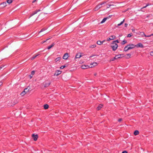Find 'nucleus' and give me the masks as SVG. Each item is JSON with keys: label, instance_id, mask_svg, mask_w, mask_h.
<instances>
[{"label": "nucleus", "instance_id": "obj_20", "mask_svg": "<svg viewBox=\"0 0 153 153\" xmlns=\"http://www.w3.org/2000/svg\"><path fill=\"white\" fill-rule=\"evenodd\" d=\"M127 45L126 46H125L124 49V51H128V50H129V49H128V47H127Z\"/></svg>", "mask_w": 153, "mask_h": 153}, {"label": "nucleus", "instance_id": "obj_38", "mask_svg": "<svg viewBox=\"0 0 153 153\" xmlns=\"http://www.w3.org/2000/svg\"><path fill=\"white\" fill-rule=\"evenodd\" d=\"M35 71H32V72H31V74L32 75H33L34 74H35Z\"/></svg>", "mask_w": 153, "mask_h": 153}, {"label": "nucleus", "instance_id": "obj_13", "mask_svg": "<svg viewBox=\"0 0 153 153\" xmlns=\"http://www.w3.org/2000/svg\"><path fill=\"white\" fill-rule=\"evenodd\" d=\"M91 66V68H92L94 67L95 66H96L97 65V63L96 62H94L90 64Z\"/></svg>", "mask_w": 153, "mask_h": 153}, {"label": "nucleus", "instance_id": "obj_43", "mask_svg": "<svg viewBox=\"0 0 153 153\" xmlns=\"http://www.w3.org/2000/svg\"><path fill=\"white\" fill-rule=\"evenodd\" d=\"M122 153H128L126 151H124L122 152Z\"/></svg>", "mask_w": 153, "mask_h": 153}, {"label": "nucleus", "instance_id": "obj_30", "mask_svg": "<svg viewBox=\"0 0 153 153\" xmlns=\"http://www.w3.org/2000/svg\"><path fill=\"white\" fill-rule=\"evenodd\" d=\"M96 45H91L90 46V48H95L96 47Z\"/></svg>", "mask_w": 153, "mask_h": 153}, {"label": "nucleus", "instance_id": "obj_2", "mask_svg": "<svg viewBox=\"0 0 153 153\" xmlns=\"http://www.w3.org/2000/svg\"><path fill=\"white\" fill-rule=\"evenodd\" d=\"M105 3V2H102L100 4L97 5L94 8L95 10H97L99 9L102 7L101 5L102 4H103Z\"/></svg>", "mask_w": 153, "mask_h": 153}, {"label": "nucleus", "instance_id": "obj_41", "mask_svg": "<svg viewBox=\"0 0 153 153\" xmlns=\"http://www.w3.org/2000/svg\"><path fill=\"white\" fill-rule=\"evenodd\" d=\"M110 40H111V39H110V38H107V41H110Z\"/></svg>", "mask_w": 153, "mask_h": 153}, {"label": "nucleus", "instance_id": "obj_11", "mask_svg": "<svg viewBox=\"0 0 153 153\" xmlns=\"http://www.w3.org/2000/svg\"><path fill=\"white\" fill-rule=\"evenodd\" d=\"M122 56V57L124 56V55L123 54H119L116 55L115 56V57L116 58V59H119L121 58V57Z\"/></svg>", "mask_w": 153, "mask_h": 153}, {"label": "nucleus", "instance_id": "obj_6", "mask_svg": "<svg viewBox=\"0 0 153 153\" xmlns=\"http://www.w3.org/2000/svg\"><path fill=\"white\" fill-rule=\"evenodd\" d=\"M135 46L137 48H143V45L141 43H139L137 45H135Z\"/></svg>", "mask_w": 153, "mask_h": 153}, {"label": "nucleus", "instance_id": "obj_35", "mask_svg": "<svg viewBox=\"0 0 153 153\" xmlns=\"http://www.w3.org/2000/svg\"><path fill=\"white\" fill-rule=\"evenodd\" d=\"M65 65H62V66H61L60 67V68L61 69H63V68H65Z\"/></svg>", "mask_w": 153, "mask_h": 153}, {"label": "nucleus", "instance_id": "obj_15", "mask_svg": "<svg viewBox=\"0 0 153 153\" xmlns=\"http://www.w3.org/2000/svg\"><path fill=\"white\" fill-rule=\"evenodd\" d=\"M54 45L55 44L54 43H52L51 45H50L48 47V50L50 49L51 48L53 47Z\"/></svg>", "mask_w": 153, "mask_h": 153}, {"label": "nucleus", "instance_id": "obj_26", "mask_svg": "<svg viewBox=\"0 0 153 153\" xmlns=\"http://www.w3.org/2000/svg\"><path fill=\"white\" fill-rule=\"evenodd\" d=\"M139 132L137 130L135 131L134 132V134L135 135H136L139 134Z\"/></svg>", "mask_w": 153, "mask_h": 153}, {"label": "nucleus", "instance_id": "obj_29", "mask_svg": "<svg viewBox=\"0 0 153 153\" xmlns=\"http://www.w3.org/2000/svg\"><path fill=\"white\" fill-rule=\"evenodd\" d=\"M60 59H61V58L60 57H58L55 59V61L56 62H57Z\"/></svg>", "mask_w": 153, "mask_h": 153}, {"label": "nucleus", "instance_id": "obj_50", "mask_svg": "<svg viewBox=\"0 0 153 153\" xmlns=\"http://www.w3.org/2000/svg\"><path fill=\"white\" fill-rule=\"evenodd\" d=\"M36 0H34L33 1H32V3H33L34 2H35L36 1Z\"/></svg>", "mask_w": 153, "mask_h": 153}, {"label": "nucleus", "instance_id": "obj_8", "mask_svg": "<svg viewBox=\"0 0 153 153\" xmlns=\"http://www.w3.org/2000/svg\"><path fill=\"white\" fill-rule=\"evenodd\" d=\"M40 11V10H36L34 12L31 14L30 15V16H29V18H30L33 15L36 14L37 13V12H39Z\"/></svg>", "mask_w": 153, "mask_h": 153}, {"label": "nucleus", "instance_id": "obj_31", "mask_svg": "<svg viewBox=\"0 0 153 153\" xmlns=\"http://www.w3.org/2000/svg\"><path fill=\"white\" fill-rule=\"evenodd\" d=\"M126 55L128 56V57H126L128 59L131 57V55L130 53H128L126 54Z\"/></svg>", "mask_w": 153, "mask_h": 153}, {"label": "nucleus", "instance_id": "obj_21", "mask_svg": "<svg viewBox=\"0 0 153 153\" xmlns=\"http://www.w3.org/2000/svg\"><path fill=\"white\" fill-rule=\"evenodd\" d=\"M110 39H111V40H112L114 39L115 38L116 36L114 35H112L110 36Z\"/></svg>", "mask_w": 153, "mask_h": 153}, {"label": "nucleus", "instance_id": "obj_46", "mask_svg": "<svg viewBox=\"0 0 153 153\" xmlns=\"http://www.w3.org/2000/svg\"><path fill=\"white\" fill-rule=\"evenodd\" d=\"M122 120V119H119L118 120V121L119 122H120V121H121Z\"/></svg>", "mask_w": 153, "mask_h": 153}, {"label": "nucleus", "instance_id": "obj_32", "mask_svg": "<svg viewBox=\"0 0 153 153\" xmlns=\"http://www.w3.org/2000/svg\"><path fill=\"white\" fill-rule=\"evenodd\" d=\"M46 30V28H42V29L39 32V33L42 32H43V31H45V30Z\"/></svg>", "mask_w": 153, "mask_h": 153}, {"label": "nucleus", "instance_id": "obj_51", "mask_svg": "<svg viewBox=\"0 0 153 153\" xmlns=\"http://www.w3.org/2000/svg\"><path fill=\"white\" fill-rule=\"evenodd\" d=\"M105 41V40H104L102 41V43Z\"/></svg>", "mask_w": 153, "mask_h": 153}, {"label": "nucleus", "instance_id": "obj_33", "mask_svg": "<svg viewBox=\"0 0 153 153\" xmlns=\"http://www.w3.org/2000/svg\"><path fill=\"white\" fill-rule=\"evenodd\" d=\"M127 43L126 41L125 40H124L122 42V44L124 45Z\"/></svg>", "mask_w": 153, "mask_h": 153}, {"label": "nucleus", "instance_id": "obj_39", "mask_svg": "<svg viewBox=\"0 0 153 153\" xmlns=\"http://www.w3.org/2000/svg\"><path fill=\"white\" fill-rule=\"evenodd\" d=\"M150 54L151 56H153V51H151L150 52Z\"/></svg>", "mask_w": 153, "mask_h": 153}, {"label": "nucleus", "instance_id": "obj_10", "mask_svg": "<svg viewBox=\"0 0 153 153\" xmlns=\"http://www.w3.org/2000/svg\"><path fill=\"white\" fill-rule=\"evenodd\" d=\"M0 5L1 6V8H3L6 6V3L5 2H3L2 3H1L0 4Z\"/></svg>", "mask_w": 153, "mask_h": 153}, {"label": "nucleus", "instance_id": "obj_5", "mask_svg": "<svg viewBox=\"0 0 153 153\" xmlns=\"http://www.w3.org/2000/svg\"><path fill=\"white\" fill-rule=\"evenodd\" d=\"M32 137L35 141H36L38 138V135L37 134L35 135L34 134L32 135Z\"/></svg>", "mask_w": 153, "mask_h": 153}, {"label": "nucleus", "instance_id": "obj_55", "mask_svg": "<svg viewBox=\"0 0 153 153\" xmlns=\"http://www.w3.org/2000/svg\"><path fill=\"white\" fill-rule=\"evenodd\" d=\"M92 56H90V58H91V57H92Z\"/></svg>", "mask_w": 153, "mask_h": 153}, {"label": "nucleus", "instance_id": "obj_40", "mask_svg": "<svg viewBox=\"0 0 153 153\" xmlns=\"http://www.w3.org/2000/svg\"><path fill=\"white\" fill-rule=\"evenodd\" d=\"M113 42H115L116 43V42H117V43H119V42L118 41V40L114 41H113Z\"/></svg>", "mask_w": 153, "mask_h": 153}, {"label": "nucleus", "instance_id": "obj_23", "mask_svg": "<svg viewBox=\"0 0 153 153\" xmlns=\"http://www.w3.org/2000/svg\"><path fill=\"white\" fill-rule=\"evenodd\" d=\"M124 21H125V19H124L122 21L120 24H119L117 25V26H119L121 25H122L124 22Z\"/></svg>", "mask_w": 153, "mask_h": 153}, {"label": "nucleus", "instance_id": "obj_9", "mask_svg": "<svg viewBox=\"0 0 153 153\" xmlns=\"http://www.w3.org/2000/svg\"><path fill=\"white\" fill-rule=\"evenodd\" d=\"M81 68L83 69H87L90 68V67L88 65H83L81 67Z\"/></svg>", "mask_w": 153, "mask_h": 153}, {"label": "nucleus", "instance_id": "obj_44", "mask_svg": "<svg viewBox=\"0 0 153 153\" xmlns=\"http://www.w3.org/2000/svg\"><path fill=\"white\" fill-rule=\"evenodd\" d=\"M131 30H132V32H134V33L135 32V30L134 29H132Z\"/></svg>", "mask_w": 153, "mask_h": 153}, {"label": "nucleus", "instance_id": "obj_49", "mask_svg": "<svg viewBox=\"0 0 153 153\" xmlns=\"http://www.w3.org/2000/svg\"><path fill=\"white\" fill-rule=\"evenodd\" d=\"M151 36V35H148V36L146 35V37H150Z\"/></svg>", "mask_w": 153, "mask_h": 153}, {"label": "nucleus", "instance_id": "obj_12", "mask_svg": "<svg viewBox=\"0 0 153 153\" xmlns=\"http://www.w3.org/2000/svg\"><path fill=\"white\" fill-rule=\"evenodd\" d=\"M68 54L67 53H65L63 57V59H67L68 58Z\"/></svg>", "mask_w": 153, "mask_h": 153}, {"label": "nucleus", "instance_id": "obj_7", "mask_svg": "<svg viewBox=\"0 0 153 153\" xmlns=\"http://www.w3.org/2000/svg\"><path fill=\"white\" fill-rule=\"evenodd\" d=\"M62 73V71L59 70H57L56 71L55 73L54 74V76H58L60 74Z\"/></svg>", "mask_w": 153, "mask_h": 153}, {"label": "nucleus", "instance_id": "obj_28", "mask_svg": "<svg viewBox=\"0 0 153 153\" xmlns=\"http://www.w3.org/2000/svg\"><path fill=\"white\" fill-rule=\"evenodd\" d=\"M13 1L12 0H7V2L8 4H10L12 3Z\"/></svg>", "mask_w": 153, "mask_h": 153}, {"label": "nucleus", "instance_id": "obj_4", "mask_svg": "<svg viewBox=\"0 0 153 153\" xmlns=\"http://www.w3.org/2000/svg\"><path fill=\"white\" fill-rule=\"evenodd\" d=\"M127 46L129 50L134 48L135 47V45L132 44L127 45Z\"/></svg>", "mask_w": 153, "mask_h": 153}, {"label": "nucleus", "instance_id": "obj_52", "mask_svg": "<svg viewBox=\"0 0 153 153\" xmlns=\"http://www.w3.org/2000/svg\"><path fill=\"white\" fill-rule=\"evenodd\" d=\"M30 78H31L32 77V76H30Z\"/></svg>", "mask_w": 153, "mask_h": 153}, {"label": "nucleus", "instance_id": "obj_3", "mask_svg": "<svg viewBox=\"0 0 153 153\" xmlns=\"http://www.w3.org/2000/svg\"><path fill=\"white\" fill-rule=\"evenodd\" d=\"M29 90L27 88H25L20 94L21 96H23L25 95L27 92L29 91Z\"/></svg>", "mask_w": 153, "mask_h": 153}, {"label": "nucleus", "instance_id": "obj_24", "mask_svg": "<svg viewBox=\"0 0 153 153\" xmlns=\"http://www.w3.org/2000/svg\"><path fill=\"white\" fill-rule=\"evenodd\" d=\"M124 21H125V19H124L122 21L120 24H119L117 25V26H119L121 25H122L124 22Z\"/></svg>", "mask_w": 153, "mask_h": 153}, {"label": "nucleus", "instance_id": "obj_45", "mask_svg": "<svg viewBox=\"0 0 153 153\" xmlns=\"http://www.w3.org/2000/svg\"><path fill=\"white\" fill-rule=\"evenodd\" d=\"M128 26V24L127 23H125V26L126 27H127Z\"/></svg>", "mask_w": 153, "mask_h": 153}, {"label": "nucleus", "instance_id": "obj_17", "mask_svg": "<svg viewBox=\"0 0 153 153\" xmlns=\"http://www.w3.org/2000/svg\"><path fill=\"white\" fill-rule=\"evenodd\" d=\"M39 54H37L35 56H33L32 57L30 58V59L31 60H33L37 56L39 55Z\"/></svg>", "mask_w": 153, "mask_h": 153}, {"label": "nucleus", "instance_id": "obj_18", "mask_svg": "<svg viewBox=\"0 0 153 153\" xmlns=\"http://www.w3.org/2000/svg\"><path fill=\"white\" fill-rule=\"evenodd\" d=\"M140 33L141 34V37H143L144 36H145V37L146 36V35L144 33V32H140Z\"/></svg>", "mask_w": 153, "mask_h": 153}, {"label": "nucleus", "instance_id": "obj_14", "mask_svg": "<svg viewBox=\"0 0 153 153\" xmlns=\"http://www.w3.org/2000/svg\"><path fill=\"white\" fill-rule=\"evenodd\" d=\"M82 56V55H81V54L80 53H77L76 56V58H79L81 57Z\"/></svg>", "mask_w": 153, "mask_h": 153}, {"label": "nucleus", "instance_id": "obj_25", "mask_svg": "<svg viewBox=\"0 0 153 153\" xmlns=\"http://www.w3.org/2000/svg\"><path fill=\"white\" fill-rule=\"evenodd\" d=\"M107 19V18H104L102 19V21L101 22V23H104L106 20Z\"/></svg>", "mask_w": 153, "mask_h": 153}, {"label": "nucleus", "instance_id": "obj_53", "mask_svg": "<svg viewBox=\"0 0 153 153\" xmlns=\"http://www.w3.org/2000/svg\"><path fill=\"white\" fill-rule=\"evenodd\" d=\"M2 68V67H0V70Z\"/></svg>", "mask_w": 153, "mask_h": 153}, {"label": "nucleus", "instance_id": "obj_48", "mask_svg": "<svg viewBox=\"0 0 153 153\" xmlns=\"http://www.w3.org/2000/svg\"><path fill=\"white\" fill-rule=\"evenodd\" d=\"M150 5H151V4H147L146 5V6H147H147H148Z\"/></svg>", "mask_w": 153, "mask_h": 153}, {"label": "nucleus", "instance_id": "obj_1", "mask_svg": "<svg viewBox=\"0 0 153 153\" xmlns=\"http://www.w3.org/2000/svg\"><path fill=\"white\" fill-rule=\"evenodd\" d=\"M118 45L117 43L113 42L111 44V47L113 51H115L117 48Z\"/></svg>", "mask_w": 153, "mask_h": 153}, {"label": "nucleus", "instance_id": "obj_19", "mask_svg": "<svg viewBox=\"0 0 153 153\" xmlns=\"http://www.w3.org/2000/svg\"><path fill=\"white\" fill-rule=\"evenodd\" d=\"M97 45H100L102 44V42L100 41H98L97 42Z\"/></svg>", "mask_w": 153, "mask_h": 153}, {"label": "nucleus", "instance_id": "obj_36", "mask_svg": "<svg viewBox=\"0 0 153 153\" xmlns=\"http://www.w3.org/2000/svg\"><path fill=\"white\" fill-rule=\"evenodd\" d=\"M111 6H114V5H113V4H109L108 5V6H107V8H108L109 7H110Z\"/></svg>", "mask_w": 153, "mask_h": 153}, {"label": "nucleus", "instance_id": "obj_37", "mask_svg": "<svg viewBox=\"0 0 153 153\" xmlns=\"http://www.w3.org/2000/svg\"><path fill=\"white\" fill-rule=\"evenodd\" d=\"M132 36V35L131 34H129L127 35V37H130Z\"/></svg>", "mask_w": 153, "mask_h": 153}, {"label": "nucleus", "instance_id": "obj_47", "mask_svg": "<svg viewBox=\"0 0 153 153\" xmlns=\"http://www.w3.org/2000/svg\"><path fill=\"white\" fill-rule=\"evenodd\" d=\"M147 7V6H146V5L143 7H142L141 8V9H143V8H145L146 7Z\"/></svg>", "mask_w": 153, "mask_h": 153}, {"label": "nucleus", "instance_id": "obj_22", "mask_svg": "<svg viewBox=\"0 0 153 153\" xmlns=\"http://www.w3.org/2000/svg\"><path fill=\"white\" fill-rule=\"evenodd\" d=\"M50 83L49 82H46L45 84V85H44V86L45 87H47L48 86L50 85Z\"/></svg>", "mask_w": 153, "mask_h": 153}, {"label": "nucleus", "instance_id": "obj_54", "mask_svg": "<svg viewBox=\"0 0 153 153\" xmlns=\"http://www.w3.org/2000/svg\"><path fill=\"white\" fill-rule=\"evenodd\" d=\"M151 36H153V33L152 34H151Z\"/></svg>", "mask_w": 153, "mask_h": 153}, {"label": "nucleus", "instance_id": "obj_16", "mask_svg": "<svg viewBox=\"0 0 153 153\" xmlns=\"http://www.w3.org/2000/svg\"><path fill=\"white\" fill-rule=\"evenodd\" d=\"M103 106V105H102L100 104L99 105V106L97 108V110H99Z\"/></svg>", "mask_w": 153, "mask_h": 153}, {"label": "nucleus", "instance_id": "obj_34", "mask_svg": "<svg viewBox=\"0 0 153 153\" xmlns=\"http://www.w3.org/2000/svg\"><path fill=\"white\" fill-rule=\"evenodd\" d=\"M116 59V58L115 57V56L113 58L111 59L110 61H114L115 59Z\"/></svg>", "mask_w": 153, "mask_h": 153}, {"label": "nucleus", "instance_id": "obj_27", "mask_svg": "<svg viewBox=\"0 0 153 153\" xmlns=\"http://www.w3.org/2000/svg\"><path fill=\"white\" fill-rule=\"evenodd\" d=\"M49 107V106L47 104H45L44 105V108L45 109H47Z\"/></svg>", "mask_w": 153, "mask_h": 153}, {"label": "nucleus", "instance_id": "obj_42", "mask_svg": "<svg viewBox=\"0 0 153 153\" xmlns=\"http://www.w3.org/2000/svg\"><path fill=\"white\" fill-rule=\"evenodd\" d=\"M49 39H47L45 41H44L43 42H42V43H43L46 42Z\"/></svg>", "mask_w": 153, "mask_h": 153}]
</instances>
